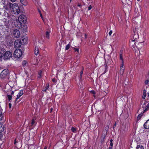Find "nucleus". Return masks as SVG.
Wrapping results in <instances>:
<instances>
[{
  "instance_id": "obj_49",
  "label": "nucleus",
  "mask_w": 149,
  "mask_h": 149,
  "mask_svg": "<svg viewBox=\"0 0 149 149\" xmlns=\"http://www.w3.org/2000/svg\"><path fill=\"white\" fill-rule=\"evenodd\" d=\"M93 93H94V97H95V92L94 91Z\"/></svg>"
},
{
  "instance_id": "obj_50",
  "label": "nucleus",
  "mask_w": 149,
  "mask_h": 149,
  "mask_svg": "<svg viewBox=\"0 0 149 149\" xmlns=\"http://www.w3.org/2000/svg\"><path fill=\"white\" fill-rule=\"evenodd\" d=\"M113 141V140L112 139H111L110 140V143L112 142Z\"/></svg>"
},
{
  "instance_id": "obj_30",
  "label": "nucleus",
  "mask_w": 149,
  "mask_h": 149,
  "mask_svg": "<svg viewBox=\"0 0 149 149\" xmlns=\"http://www.w3.org/2000/svg\"><path fill=\"white\" fill-rule=\"evenodd\" d=\"M27 62L26 61H24L22 62L23 66L24 67L26 65Z\"/></svg>"
},
{
  "instance_id": "obj_54",
  "label": "nucleus",
  "mask_w": 149,
  "mask_h": 149,
  "mask_svg": "<svg viewBox=\"0 0 149 149\" xmlns=\"http://www.w3.org/2000/svg\"><path fill=\"white\" fill-rule=\"evenodd\" d=\"M47 147H45L44 149H47Z\"/></svg>"
},
{
  "instance_id": "obj_59",
  "label": "nucleus",
  "mask_w": 149,
  "mask_h": 149,
  "mask_svg": "<svg viewBox=\"0 0 149 149\" xmlns=\"http://www.w3.org/2000/svg\"><path fill=\"white\" fill-rule=\"evenodd\" d=\"M1 15V13L0 12V15Z\"/></svg>"
},
{
  "instance_id": "obj_25",
  "label": "nucleus",
  "mask_w": 149,
  "mask_h": 149,
  "mask_svg": "<svg viewBox=\"0 0 149 149\" xmlns=\"http://www.w3.org/2000/svg\"><path fill=\"white\" fill-rule=\"evenodd\" d=\"M136 149H144L143 147L141 145H139L137 146Z\"/></svg>"
},
{
  "instance_id": "obj_35",
  "label": "nucleus",
  "mask_w": 149,
  "mask_h": 149,
  "mask_svg": "<svg viewBox=\"0 0 149 149\" xmlns=\"http://www.w3.org/2000/svg\"><path fill=\"white\" fill-rule=\"evenodd\" d=\"M6 106H9L10 108H11V103H9L8 104H6Z\"/></svg>"
},
{
  "instance_id": "obj_52",
  "label": "nucleus",
  "mask_w": 149,
  "mask_h": 149,
  "mask_svg": "<svg viewBox=\"0 0 149 149\" xmlns=\"http://www.w3.org/2000/svg\"><path fill=\"white\" fill-rule=\"evenodd\" d=\"M53 109L52 108H51V112L52 111Z\"/></svg>"
},
{
  "instance_id": "obj_46",
  "label": "nucleus",
  "mask_w": 149,
  "mask_h": 149,
  "mask_svg": "<svg viewBox=\"0 0 149 149\" xmlns=\"http://www.w3.org/2000/svg\"><path fill=\"white\" fill-rule=\"evenodd\" d=\"M14 93V92L13 91H12L11 92V95H13V94Z\"/></svg>"
},
{
  "instance_id": "obj_21",
  "label": "nucleus",
  "mask_w": 149,
  "mask_h": 149,
  "mask_svg": "<svg viewBox=\"0 0 149 149\" xmlns=\"http://www.w3.org/2000/svg\"><path fill=\"white\" fill-rule=\"evenodd\" d=\"M49 88V84H47V85H46V87L45 88H43V90H42V91L43 92H46L47 90Z\"/></svg>"
},
{
  "instance_id": "obj_26",
  "label": "nucleus",
  "mask_w": 149,
  "mask_h": 149,
  "mask_svg": "<svg viewBox=\"0 0 149 149\" xmlns=\"http://www.w3.org/2000/svg\"><path fill=\"white\" fill-rule=\"evenodd\" d=\"M104 65H105V71H104V72L103 73V74H104L106 72H107V66L108 65L107 64V63L106 62H105Z\"/></svg>"
},
{
  "instance_id": "obj_62",
  "label": "nucleus",
  "mask_w": 149,
  "mask_h": 149,
  "mask_svg": "<svg viewBox=\"0 0 149 149\" xmlns=\"http://www.w3.org/2000/svg\"><path fill=\"white\" fill-rule=\"evenodd\" d=\"M138 1H139L140 0H137Z\"/></svg>"
},
{
  "instance_id": "obj_44",
  "label": "nucleus",
  "mask_w": 149,
  "mask_h": 149,
  "mask_svg": "<svg viewBox=\"0 0 149 149\" xmlns=\"http://www.w3.org/2000/svg\"><path fill=\"white\" fill-rule=\"evenodd\" d=\"M16 0H10L11 1L13 2H15Z\"/></svg>"
},
{
  "instance_id": "obj_29",
  "label": "nucleus",
  "mask_w": 149,
  "mask_h": 149,
  "mask_svg": "<svg viewBox=\"0 0 149 149\" xmlns=\"http://www.w3.org/2000/svg\"><path fill=\"white\" fill-rule=\"evenodd\" d=\"M2 124L0 123V131H3V127L2 126Z\"/></svg>"
},
{
  "instance_id": "obj_1",
  "label": "nucleus",
  "mask_w": 149,
  "mask_h": 149,
  "mask_svg": "<svg viewBox=\"0 0 149 149\" xmlns=\"http://www.w3.org/2000/svg\"><path fill=\"white\" fill-rule=\"evenodd\" d=\"M14 17V16L13 15L7 13L6 16L3 20V21L4 22L5 25L7 26H8L11 24Z\"/></svg>"
},
{
  "instance_id": "obj_24",
  "label": "nucleus",
  "mask_w": 149,
  "mask_h": 149,
  "mask_svg": "<svg viewBox=\"0 0 149 149\" xmlns=\"http://www.w3.org/2000/svg\"><path fill=\"white\" fill-rule=\"evenodd\" d=\"M2 109H0V120H2V118L3 117V115L2 113Z\"/></svg>"
},
{
  "instance_id": "obj_11",
  "label": "nucleus",
  "mask_w": 149,
  "mask_h": 149,
  "mask_svg": "<svg viewBox=\"0 0 149 149\" xmlns=\"http://www.w3.org/2000/svg\"><path fill=\"white\" fill-rule=\"evenodd\" d=\"M123 51L122 50H120L119 52L120 59L121 61V63H124V61L123 59Z\"/></svg>"
},
{
  "instance_id": "obj_34",
  "label": "nucleus",
  "mask_w": 149,
  "mask_h": 149,
  "mask_svg": "<svg viewBox=\"0 0 149 149\" xmlns=\"http://www.w3.org/2000/svg\"><path fill=\"white\" fill-rule=\"evenodd\" d=\"M71 130L73 132H74L75 131L76 129L75 128H74V127H72L71 129Z\"/></svg>"
},
{
  "instance_id": "obj_14",
  "label": "nucleus",
  "mask_w": 149,
  "mask_h": 149,
  "mask_svg": "<svg viewBox=\"0 0 149 149\" xmlns=\"http://www.w3.org/2000/svg\"><path fill=\"white\" fill-rule=\"evenodd\" d=\"M144 127L145 129L149 128V119L147 120L144 124Z\"/></svg>"
},
{
  "instance_id": "obj_48",
  "label": "nucleus",
  "mask_w": 149,
  "mask_h": 149,
  "mask_svg": "<svg viewBox=\"0 0 149 149\" xmlns=\"http://www.w3.org/2000/svg\"><path fill=\"white\" fill-rule=\"evenodd\" d=\"M143 93H145V94H146V91L145 90L143 91Z\"/></svg>"
},
{
  "instance_id": "obj_16",
  "label": "nucleus",
  "mask_w": 149,
  "mask_h": 149,
  "mask_svg": "<svg viewBox=\"0 0 149 149\" xmlns=\"http://www.w3.org/2000/svg\"><path fill=\"white\" fill-rule=\"evenodd\" d=\"M39 49L38 46H36L35 47V49L34 50V52L35 54L37 55L39 53Z\"/></svg>"
},
{
  "instance_id": "obj_12",
  "label": "nucleus",
  "mask_w": 149,
  "mask_h": 149,
  "mask_svg": "<svg viewBox=\"0 0 149 149\" xmlns=\"http://www.w3.org/2000/svg\"><path fill=\"white\" fill-rule=\"evenodd\" d=\"M5 51L4 49L0 47V58L3 56Z\"/></svg>"
},
{
  "instance_id": "obj_4",
  "label": "nucleus",
  "mask_w": 149,
  "mask_h": 149,
  "mask_svg": "<svg viewBox=\"0 0 149 149\" xmlns=\"http://www.w3.org/2000/svg\"><path fill=\"white\" fill-rule=\"evenodd\" d=\"M3 0L2 1V3L4 4L3 6L4 8L7 10H10L12 6L11 5V3L7 1H6L4 3L3 2Z\"/></svg>"
},
{
  "instance_id": "obj_8",
  "label": "nucleus",
  "mask_w": 149,
  "mask_h": 149,
  "mask_svg": "<svg viewBox=\"0 0 149 149\" xmlns=\"http://www.w3.org/2000/svg\"><path fill=\"white\" fill-rule=\"evenodd\" d=\"M12 55L11 52L9 51H7L6 52H5L3 56L4 59L6 60L12 57Z\"/></svg>"
},
{
  "instance_id": "obj_32",
  "label": "nucleus",
  "mask_w": 149,
  "mask_h": 149,
  "mask_svg": "<svg viewBox=\"0 0 149 149\" xmlns=\"http://www.w3.org/2000/svg\"><path fill=\"white\" fill-rule=\"evenodd\" d=\"M42 71H40L38 73V77L40 78L41 77Z\"/></svg>"
},
{
  "instance_id": "obj_41",
  "label": "nucleus",
  "mask_w": 149,
  "mask_h": 149,
  "mask_svg": "<svg viewBox=\"0 0 149 149\" xmlns=\"http://www.w3.org/2000/svg\"><path fill=\"white\" fill-rule=\"evenodd\" d=\"M108 128H109V127L108 126L106 127H105V130H106L107 131V130L108 129Z\"/></svg>"
},
{
  "instance_id": "obj_39",
  "label": "nucleus",
  "mask_w": 149,
  "mask_h": 149,
  "mask_svg": "<svg viewBox=\"0 0 149 149\" xmlns=\"http://www.w3.org/2000/svg\"><path fill=\"white\" fill-rule=\"evenodd\" d=\"M92 8V6L90 5L88 7V10H90Z\"/></svg>"
},
{
  "instance_id": "obj_3",
  "label": "nucleus",
  "mask_w": 149,
  "mask_h": 149,
  "mask_svg": "<svg viewBox=\"0 0 149 149\" xmlns=\"http://www.w3.org/2000/svg\"><path fill=\"white\" fill-rule=\"evenodd\" d=\"M26 17L24 15H20L18 17L19 22L21 24L26 23Z\"/></svg>"
},
{
  "instance_id": "obj_37",
  "label": "nucleus",
  "mask_w": 149,
  "mask_h": 149,
  "mask_svg": "<svg viewBox=\"0 0 149 149\" xmlns=\"http://www.w3.org/2000/svg\"><path fill=\"white\" fill-rule=\"evenodd\" d=\"M112 33V31L111 30L110 31L109 33V35L111 36Z\"/></svg>"
},
{
  "instance_id": "obj_55",
  "label": "nucleus",
  "mask_w": 149,
  "mask_h": 149,
  "mask_svg": "<svg viewBox=\"0 0 149 149\" xmlns=\"http://www.w3.org/2000/svg\"><path fill=\"white\" fill-rule=\"evenodd\" d=\"M85 38H86V37H87V36H86V34H85Z\"/></svg>"
},
{
  "instance_id": "obj_36",
  "label": "nucleus",
  "mask_w": 149,
  "mask_h": 149,
  "mask_svg": "<svg viewBox=\"0 0 149 149\" xmlns=\"http://www.w3.org/2000/svg\"><path fill=\"white\" fill-rule=\"evenodd\" d=\"M146 96V94L143 93V96H142L143 99H145Z\"/></svg>"
},
{
  "instance_id": "obj_13",
  "label": "nucleus",
  "mask_w": 149,
  "mask_h": 149,
  "mask_svg": "<svg viewBox=\"0 0 149 149\" xmlns=\"http://www.w3.org/2000/svg\"><path fill=\"white\" fill-rule=\"evenodd\" d=\"M22 41L24 44H26L28 42V38L26 36H23L22 38Z\"/></svg>"
},
{
  "instance_id": "obj_27",
  "label": "nucleus",
  "mask_w": 149,
  "mask_h": 149,
  "mask_svg": "<svg viewBox=\"0 0 149 149\" xmlns=\"http://www.w3.org/2000/svg\"><path fill=\"white\" fill-rule=\"evenodd\" d=\"M84 69V68H82V69L81 71L80 72V75H79V77L80 79H81V78L82 76V74L83 73V71Z\"/></svg>"
},
{
  "instance_id": "obj_23",
  "label": "nucleus",
  "mask_w": 149,
  "mask_h": 149,
  "mask_svg": "<svg viewBox=\"0 0 149 149\" xmlns=\"http://www.w3.org/2000/svg\"><path fill=\"white\" fill-rule=\"evenodd\" d=\"M144 113H143V112L141 113L140 114H139V115L138 116L137 118V120H139L141 118L142 116L143 115V114Z\"/></svg>"
},
{
  "instance_id": "obj_40",
  "label": "nucleus",
  "mask_w": 149,
  "mask_h": 149,
  "mask_svg": "<svg viewBox=\"0 0 149 149\" xmlns=\"http://www.w3.org/2000/svg\"><path fill=\"white\" fill-rule=\"evenodd\" d=\"M88 91L91 93H93V90H90V88H89L88 89Z\"/></svg>"
},
{
  "instance_id": "obj_2",
  "label": "nucleus",
  "mask_w": 149,
  "mask_h": 149,
  "mask_svg": "<svg viewBox=\"0 0 149 149\" xmlns=\"http://www.w3.org/2000/svg\"><path fill=\"white\" fill-rule=\"evenodd\" d=\"M10 10L15 14H18L20 11L19 7L16 3H13L12 5Z\"/></svg>"
},
{
  "instance_id": "obj_9",
  "label": "nucleus",
  "mask_w": 149,
  "mask_h": 149,
  "mask_svg": "<svg viewBox=\"0 0 149 149\" xmlns=\"http://www.w3.org/2000/svg\"><path fill=\"white\" fill-rule=\"evenodd\" d=\"M22 45L21 41L19 40H16L14 42V46L16 48H19Z\"/></svg>"
},
{
  "instance_id": "obj_38",
  "label": "nucleus",
  "mask_w": 149,
  "mask_h": 149,
  "mask_svg": "<svg viewBox=\"0 0 149 149\" xmlns=\"http://www.w3.org/2000/svg\"><path fill=\"white\" fill-rule=\"evenodd\" d=\"M149 82V81L148 80H146L145 81V84H148Z\"/></svg>"
},
{
  "instance_id": "obj_63",
  "label": "nucleus",
  "mask_w": 149,
  "mask_h": 149,
  "mask_svg": "<svg viewBox=\"0 0 149 149\" xmlns=\"http://www.w3.org/2000/svg\"><path fill=\"white\" fill-rule=\"evenodd\" d=\"M71 0H70V1L71 2Z\"/></svg>"
},
{
  "instance_id": "obj_43",
  "label": "nucleus",
  "mask_w": 149,
  "mask_h": 149,
  "mask_svg": "<svg viewBox=\"0 0 149 149\" xmlns=\"http://www.w3.org/2000/svg\"><path fill=\"white\" fill-rule=\"evenodd\" d=\"M52 81L53 82H55L56 81V79H55V78H53L52 80Z\"/></svg>"
},
{
  "instance_id": "obj_7",
  "label": "nucleus",
  "mask_w": 149,
  "mask_h": 149,
  "mask_svg": "<svg viewBox=\"0 0 149 149\" xmlns=\"http://www.w3.org/2000/svg\"><path fill=\"white\" fill-rule=\"evenodd\" d=\"M12 32L14 37L16 38H19L20 35V33L19 31L17 29H13Z\"/></svg>"
},
{
  "instance_id": "obj_10",
  "label": "nucleus",
  "mask_w": 149,
  "mask_h": 149,
  "mask_svg": "<svg viewBox=\"0 0 149 149\" xmlns=\"http://www.w3.org/2000/svg\"><path fill=\"white\" fill-rule=\"evenodd\" d=\"M124 63H121L120 68V74L123 75L124 73Z\"/></svg>"
},
{
  "instance_id": "obj_17",
  "label": "nucleus",
  "mask_w": 149,
  "mask_h": 149,
  "mask_svg": "<svg viewBox=\"0 0 149 149\" xmlns=\"http://www.w3.org/2000/svg\"><path fill=\"white\" fill-rule=\"evenodd\" d=\"M23 94V91H20L18 93V94L17 95V98L16 100H17L19 99L22 95Z\"/></svg>"
},
{
  "instance_id": "obj_18",
  "label": "nucleus",
  "mask_w": 149,
  "mask_h": 149,
  "mask_svg": "<svg viewBox=\"0 0 149 149\" xmlns=\"http://www.w3.org/2000/svg\"><path fill=\"white\" fill-rule=\"evenodd\" d=\"M20 3L23 5L26 6L28 3L26 0H20Z\"/></svg>"
},
{
  "instance_id": "obj_61",
  "label": "nucleus",
  "mask_w": 149,
  "mask_h": 149,
  "mask_svg": "<svg viewBox=\"0 0 149 149\" xmlns=\"http://www.w3.org/2000/svg\"><path fill=\"white\" fill-rule=\"evenodd\" d=\"M34 45L35 46H36V44L35 43H34Z\"/></svg>"
},
{
  "instance_id": "obj_19",
  "label": "nucleus",
  "mask_w": 149,
  "mask_h": 149,
  "mask_svg": "<svg viewBox=\"0 0 149 149\" xmlns=\"http://www.w3.org/2000/svg\"><path fill=\"white\" fill-rule=\"evenodd\" d=\"M145 109L144 110V107H143V106L142 108L143 109V113H144L146 111H147L149 109V103L147 105V106L145 107Z\"/></svg>"
},
{
  "instance_id": "obj_60",
  "label": "nucleus",
  "mask_w": 149,
  "mask_h": 149,
  "mask_svg": "<svg viewBox=\"0 0 149 149\" xmlns=\"http://www.w3.org/2000/svg\"><path fill=\"white\" fill-rule=\"evenodd\" d=\"M116 125V124H115L114 125V126H115Z\"/></svg>"
},
{
  "instance_id": "obj_28",
  "label": "nucleus",
  "mask_w": 149,
  "mask_h": 149,
  "mask_svg": "<svg viewBox=\"0 0 149 149\" xmlns=\"http://www.w3.org/2000/svg\"><path fill=\"white\" fill-rule=\"evenodd\" d=\"M8 98V100L9 102H10V100L12 99V96L11 95H7Z\"/></svg>"
},
{
  "instance_id": "obj_31",
  "label": "nucleus",
  "mask_w": 149,
  "mask_h": 149,
  "mask_svg": "<svg viewBox=\"0 0 149 149\" xmlns=\"http://www.w3.org/2000/svg\"><path fill=\"white\" fill-rule=\"evenodd\" d=\"M70 45L69 44L68 45H67L65 47V49L66 50H68L69 48L70 47Z\"/></svg>"
},
{
  "instance_id": "obj_42",
  "label": "nucleus",
  "mask_w": 149,
  "mask_h": 149,
  "mask_svg": "<svg viewBox=\"0 0 149 149\" xmlns=\"http://www.w3.org/2000/svg\"><path fill=\"white\" fill-rule=\"evenodd\" d=\"M110 146L111 147H112L113 146V143L112 142L110 143Z\"/></svg>"
},
{
  "instance_id": "obj_57",
  "label": "nucleus",
  "mask_w": 149,
  "mask_h": 149,
  "mask_svg": "<svg viewBox=\"0 0 149 149\" xmlns=\"http://www.w3.org/2000/svg\"><path fill=\"white\" fill-rule=\"evenodd\" d=\"M146 105V103H144L143 105Z\"/></svg>"
},
{
  "instance_id": "obj_51",
  "label": "nucleus",
  "mask_w": 149,
  "mask_h": 149,
  "mask_svg": "<svg viewBox=\"0 0 149 149\" xmlns=\"http://www.w3.org/2000/svg\"><path fill=\"white\" fill-rule=\"evenodd\" d=\"M109 149H112V147H109Z\"/></svg>"
},
{
  "instance_id": "obj_47",
  "label": "nucleus",
  "mask_w": 149,
  "mask_h": 149,
  "mask_svg": "<svg viewBox=\"0 0 149 149\" xmlns=\"http://www.w3.org/2000/svg\"><path fill=\"white\" fill-rule=\"evenodd\" d=\"M40 16L41 17H42V14L41 13H40Z\"/></svg>"
},
{
  "instance_id": "obj_56",
  "label": "nucleus",
  "mask_w": 149,
  "mask_h": 149,
  "mask_svg": "<svg viewBox=\"0 0 149 149\" xmlns=\"http://www.w3.org/2000/svg\"><path fill=\"white\" fill-rule=\"evenodd\" d=\"M148 96L149 97V93H148Z\"/></svg>"
},
{
  "instance_id": "obj_22",
  "label": "nucleus",
  "mask_w": 149,
  "mask_h": 149,
  "mask_svg": "<svg viewBox=\"0 0 149 149\" xmlns=\"http://www.w3.org/2000/svg\"><path fill=\"white\" fill-rule=\"evenodd\" d=\"M35 118H33L32 119L31 122V125L33 126L35 125L36 124V122L35 121Z\"/></svg>"
},
{
  "instance_id": "obj_20",
  "label": "nucleus",
  "mask_w": 149,
  "mask_h": 149,
  "mask_svg": "<svg viewBox=\"0 0 149 149\" xmlns=\"http://www.w3.org/2000/svg\"><path fill=\"white\" fill-rule=\"evenodd\" d=\"M38 63V60L37 58H34L33 61V64L34 65H37Z\"/></svg>"
},
{
  "instance_id": "obj_58",
  "label": "nucleus",
  "mask_w": 149,
  "mask_h": 149,
  "mask_svg": "<svg viewBox=\"0 0 149 149\" xmlns=\"http://www.w3.org/2000/svg\"><path fill=\"white\" fill-rule=\"evenodd\" d=\"M135 41V39H134V40H132V41Z\"/></svg>"
},
{
  "instance_id": "obj_5",
  "label": "nucleus",
  "mask_w": 149,
  "mask_h": 149,
  "mask_svg": "<svg viewBox=\"0 0 149 149\" xmlns=\"http://www.w3.org/2000/svg\"><path fill=\"white\" fill-rule=\"evenodd\" d=\"M22 54V52L20 49H16L14 51V55L15 58H19L21 56Z\"/></svg>"
},
{
  "instance_id": "obj_15",
  "label": "nucleus",
  "mask_w": 149,
  "mask_h": 149,
  "mask_svg": "<svg viewBox=\"0 0 149 149\" xmlns=\"http://www.w3.org/2000/svg\"><path fill=\"white\" fill-rule=\"evenodd\" d=\"M50 31H46L45 34L44 35L45 36L47 39H49V35L50 33Z\"/></svg>"
},
{
  "instance_id": "obj_6",
  "label": "nucleus",
  "mask_w": 149,
  "mask_h": 149,
  "mask_svg": "<svg viewBox=\"0 0 149 149\" xmlns=\"http://www.w3.org/2000/svg\"><path fill=\"white\" fill-rule=\"evenodd\" d=\"M9 74V71L8 69H5L3 70L1 73L0 74V77L2 79L4 78Z\"/></svg>"
},
{
  "instance_id": "obj_33",
  "label": "nucleus",
  "mask_w": 149,
  "mask_h": 149,
  "mask_svg": "<svg viewBox=\"0 0 149 149\" xmlns=\"http://www.w3.org/2000/svg\"><path fill=\"white\" fill-rule=\"evenodd\" d=\"M74 49L75 52H76L77 53H79V49L78 48H74Z\"/></svg>"
},
{
  "instance_id": "obj_64",
  "label": "nucleus",
  "mask_w": 149,
  "mask_h": 149,
  "mask_svg": "<svg viewBox=\"0 0 149 149\" xmlns=\"http://www.w3.org/2000/svg\"><path fill=\"white\" fill-rule=\"evenodd\" d=\"M0 109H1L0 108Z\"/></svg>"
},
{
  "instance_id": "obj_45",
  "label": "nucleus",
  "mask_w": 149,
  "mask_h": 149,
  "mask_svg": "<svg viewBox=\"0 0 149 149\" xmlns=\"http://www.w3.org/2000/svg\"><path fill=\"white\" fill-rule=\"evenodd\" d=\"M17 141H16V140L15 139V140L14 144L15 145H16V143H17Z\"/></svg>"
},
{
  "instance_id": "obj_53",
  "label": "nucleus",
  "mask_w": 149,
  "mask_h": 149,
  "mask_svg": "<svg viewBox=\"0 0 149 149\" xmlns=\"http://www.w3.org/2000/svg\"><path fill=\"white\" fill-rule=\"evenodd\" d=\"M77 6H79V7H81V5L80 4H78L77 5Z\"/></svg>"
}]
</instances>
